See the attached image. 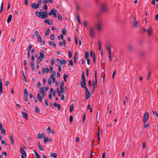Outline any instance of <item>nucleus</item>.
I'll return each mask as SVG.
<instances>
[{
	"mask_svg": "<svg viewBox=\"0 0 158 158\" xmlns=\"http://www.w3.org/2000/svg\"><path fill=\"white\" fill-rule=\"evenodd\" d=\"M24 94L25 96H28V93L27 90V89H25L24 90Z\"/></svg>",
	"mask_w": 158,
	"mask_h": 158,
	"instance_id": "c756f323",
	"label": "nucleus"
},
{
	"mask_svg": "<svg viewBox=\"0 0 158 158\" xmlns=\"http://www.w3.org/2000/svg\"><path fill=\"white\" fill-rule=\"evenodd\" d=\"M138 23L136 20L135 18H134L133 19V25L134 27H137Z\"/></svg>",
	"mask_w": 158,
	"mask_h": 158,
	"instance_id": "6ab92c4d",
	"label": "nucleus"
},
{
	"mask_svg": "<svg viewBox=\"0 0 158 158\" xmlns=\"http://www.w3.org/2000/svg\"><path fill=\"white\" fill-rule=\"evenodd\" d=\"M35 112L36 113L38 114L40 113V110L37 106L35 107Z\"/></svg>",
	"mask_w": 158,
	"mask_h": 158,
	"instance_id": "393cba45",
	"label": "nucleus"
},
{
	"mask_svg": "<svg viewBox=\"0 0 158 158\" xmlns=\"http://www.w3.org/2000/svg\"><path fill=\"white\" fill-rule=\"evenodd\" d=\"M68 77V74H64L63 75V78L64 81H66L67 78Z\"/></svg>",
	"mask_w": 158,
	"mask_h": 158,
	"instance_id": "c85d7f7f",
	"label": "nucleus"
},
{
	"mask_svg": "<svg viewBox=\"0 0 158 158\" xmlns=\"http://www.w3.org/2000/svg\"><path fill=\"white\" fill-rule=\"evenodd\" d=\"M56 11L54 9H52L50 12L48 13V15H53L54 13L56 12Z\"/></svg>",
	"mask_w": 158,
	"mask_h": 158,
	"instance_id": "aec40b11",
	"label": "nucleus"
},
{
	"mask_svg": "<svg viewBox=\"0 0 158 158\" xmlns=\"http://www.w3.org/2000/svg\"><path fill=\"white\" fill-rule=\"evenodd\" d=\"M66 29L65 28H64L62 30V33L64 35H65L66 33Z\"/></svg>",
	"mask_w": 158,
	"mask_h": 158,
	"instance_id": "473e14b6",
	"label": "nucleus"
},
{
	"mask_svg": "<svg viewBox=\"0 0 158 158\" xmlns=\"http://www.w3.org/2000/svg\"><path fill=\"white\" fill-rule=\"evenodd\" d=\"M49 32H50V30L49 28H48L46 31V33H45V36H47L48 35V34L49 33Z\"/></svg>",
	"mask_w": 158,
	"mask_h": 158,
	"instance_id": "58836bf2",
	"label": "nucleus"
},
{
	"mask_svg": "<svg viewBox=\"0 0 158 158\" xmlns=\"http://www.w3.org/2000/svg\"><path fill=\"white\" fill-rule=\"evenodd\" d=\"M12 18V15H9L8 18L7 20V22L8 23H9L11 20Z\"/></svg>",
	"mask_w": 158,
	"mask_h": 158,
	"instance_id": "b1692460",
	"label": "nucleus"
},
{
	"mask_svg": "<svg viewBox=\"0 0 158 158\" xmlns=\"http://www.w3.org/2000/svg\"><path fill=\"white\" fill-rule=\"evenodd\" d=\"M97 85V82H95L94 81H93L92 82V86H93V90L94 91L95 88L96 86Z\"/></svg>",
	"mask_w": 158,
	"mask_h": 158,
	"instance_id": "a211bd4d",
	"label": "nucleus"
},
{
	"mask_svg": "<svg viewBox=\"0 0 158 158\" xmlns=\"http://www.w3.org/2000/svg\"><path fill=\"white\" fill-rule=\"evenodd\" d=\"M127 48L129 51L132 52L134 50V47L132 45L130 44L128 45Z\"/></svg>",
	"mask_w": 158,
	"mask_h": 158,
	"instance_id": "6e6552de",
	"label": "nucleus"
},
{
	"mask_svg": "<svg viewBox=\"0 0 158 158\" xmlns=\"http://www.w3.org/2000/svg\"><path fill=\"white\" fill-rule=\"evenodd\" d=\"M45 139H46L47 141L51 142L52 141V139L51 138L49 139L48 137L46 138L45 137Z\"/></svg>",
	"mask_w": 158,
	"mask_h": 158,
	"instance_id": "ea45409f",
	"label": "nucleus"
},
{
	"mask_svg": "<svg viewBox=\"0 0 158 158\" xmlns=\"http://www.w3.org/2000/svg\"><path fill=\"white\" fill-rule=\"evenodd\" d=\"M50 39L52 40H53L54 39V36L53 34H52L50 36Z\"/></svg>",
	"mask_w": 158,
	"mask_h": 158,
	"instance_id": "3c124183",
	"label": "nucleus"
},
{
	"mask_svg": "<svg viewBox=\"0 0 158 158\" xmlns=\"http://www.w3.org/2000/svg\"><path fill=\"white\" fill-rule=\"evenodd\" d=\"M64 84L63 81H62L61 82V85L60 87V88H64L63 86H64Z\"/></svg>",
	"mask_w": 158,
	"mask_h": 158,
	"instance_id": "a19ab883",
	"label": "nucleus"
},
{
	"mask_svg": "<svg viewBox=\"0 0 158 158\" xmlns=\"http://www.w3.org/2000/svg\"><path fill=\"white\" fill-rule=\"evenodd\" d=\"M58 19L60 21H61L62 19V17L61 15H59L58 16Z\"/></svg>",
	"mask_w": 158,
	"mask_h": 158,
	"instance_id": "37998d69",
	"label": "nucleus"
},
{
	"mask_svg": "<svg viewBox=\"0 0 158 158\" xmlns=\"http://www.w3.org/2000/svg\"><path fill=\"white\" fill-rule=\"evenodd\" d=\"M37 97L40 102H41L42 101V98L39 93L37 94Z\"/></svg>",
	"mask_w": 158,
	"mask_h": 158,
	"instance_id": "f3484780",
	"label": "nucleus"
},
{
	"mask_svg": "<svg viewBox=\"0 0 158 158\" xmlns=\"http://www.w3.org/2000/svg\"><path fill=\"white\" fill-rule=\"evenodd\" d=\"M89 56V52L87 51H86L85 52V59L88 58Z\"/></svg>",
	"mask_w": 158,
	"mask_h": 158,
	"instance_id": "7c9ffc66",
	"label": "nucleus"
},
{
	"mask_svg": "<svg viewBox=\"0 0 158 158\" xmlns=\"http://www.w3.org/2000/svg\"><path fill=\"white\" fill-rule=\"evenodd\" d=\"M74 108V106L73 104L71 105L69 108V111L70 112H71L73 110Z\"/></svg>",
	"mask_w": 158,
	"mask_h": 158,
	"instance_id": "72a5a7b5",
	"label": "nucleus"
},
{
	"mask_svg": "<svg viewBox=\"0 0 158 158\" xmlns=\"http://www.w3.org/2000/svg\"><path fill=\"white\" fill-rule=\"evenodd\" d=\"M98 45H99V50H100L101 48V44L100 42H98Z\"/></svg>",
	"mask_w": 158,
	"mask_h": 158,
	"instance_id": "e2e57ef3",
	"label": "nucleus"
},
{
	"mask_svg": "<svg viewBox=\"0 0 158 158\" xmlns=\"http://www.w3.org/2000/svg\"><path fill=\"white\" fill-rule=\"evenodd\" d=\"M85 114H84L83 115V118H82V123H83L85 120Z\"/></svg>",
	"mask_w": 158,
	"mask_h": 158,
	"instance_id": "864d4df0",
	"label": "nucleus"
},
{
	"mask_svg": "<svg viewBox=\"0 0 158 158\" xmlns=\"http://www.w3.org/2000/svg\"><path fill=\"white\" fill-rule=\"evenodd\" d=\"M47 131L49 133H51V128H50V127L49 126L47 128Z\"/></svg>",
	"mask_w": 158,
	"mask_h": 158,
	"instance_id": "de8ad7c7",
	"label": "nucleus"
},
{
	"mask_svg": "<svg viewBox=\"0 0 158 158\" xmlns=\"http://www.w3.org/2000/svg\"><path fill=\"white\" fill-rule=\"evenodd\" d=\"M81 79L82 81L80 83L81 87L83 88L85 90L88 89L86 86L85 79V73L84 72H82L81 75Z\"/></svg>",
	"mask_w": 158,
	"mask_h": 158,
	"instance_id": "f03ea898",
	"label": "nucleus"
},
{
	"mask_svg": "<svg viewBox=\"0 0 158 158\" xmlns=\"http://www.w3.org/2000/svg\"><path fill=\"white\" fill-rule=\"evenodd\" d=\"M2 79L0 78V93L2 94Z\"/></svg>",
	"mask_w": 158,
	"mask_h": 158,
	"instance_id": "f8f14e48",
	"label": "nucleus"
},
{
	"mask_svg": "<svg viewBox=\"0 0 158 158\" xmlns=\"http://www.w3.org/2000/svg\"><path fill=\"white\" fill-rule=\"evenodd\" d=\"M2 144H5L6 145V146L7 145V143H6L5 141L4 140H2Z\"/></svg>",
	"mask_w": 158,
	"mask_h": 158,
	"instance_id": "69168bd1",
	"label": "nucleus"
},
{
	"mask_svg": "<svg viewBox=\"0 0 158 158\" xmlns=\"http://www.w3.org/2000/svg\"><path fill=\"white\" fill-rule=\"evenodd\" d=\"M78 56H74V62L76 64L77 61L78 60Z\"/></svg>",
	"mask_w": 158,
	"mask_h": 158,
	"instance_id": "f704fd0d",
	"label": "nucleus"
},
{
	"mask_svg": "<svg viewBox=\"0 0 158 158\" xmlns=\"http://www.w3.org/2000/svg\"><path fill=\"white\" fill-rule=\"evenodd\" d=\"M84 25L85 27H86L87 26V22L86 20L84 21Z\"/></svg>",
	"mask_w": 158,
	"mask_h": 158,
	"instance_id": "8fccbe9b",
	"label": "nucleus"
},
{
	"mask_svg": "<svg viewBox=\"0 0 158 158\" xmlns=\"http://www.w3.org/2000/svg\"><path fill=\"white\" fill-rule=\"evenodd\" d=\"M60 90L57 92L58 95L59 96L61 95V93H63L64 91V88H60Z\"/></svg>",
	"mask_w": 158,
	"mask_h": 158,
	"instance_id": "4468645a",
	"label": "nucleus"
},
{
	"mask_svg": "<svg viewBox=\"0 0 158 158\" xmlns=\"http://www.w3.org/2000/svg\"><path fill=\"white\" fill-rule=\"evenodd\" d=\"M38 147L40 149L41 151H43L44 149V147L41 146V145L40 146H39Z\"/></svg>",
	"mask_w": 158,
	"mask_h": 158,
	"instance_id": "09e8293b",
	"label": "nucleus"
},
{
	"mask_svg": "<svg viewBox=\"0 0 158 158\" xmlns=\"http://www.w3.org/2000/svg\"><path fill=\"white\" fill-rule=\"evenodd\" d=\"M85 90V98L86 99H88L90 97V93L88 89Z\"/></svg>",
	"mask_w": 158,
	"mask_h": 158,
	"instance_id": "1a4fd4ad",
	"label": "nucleus"
},
{
	"mask_svg": "<svg viewBox=\"0 0 158 158\" xmlns=\"http://www.w3.org/2000/svg\"><path fill=\"white\" fill-rule=\"evenodd\" d=\"M51 21H52L51 22H50V20H49L48 19H47L44 21V23H47L49 25H52V20Z\"/></svg>",
	"mask_w": 158,
	"mask_h": 158,
	"instance_id": "9b49d317",
	"label": "nucleus"
},
{
	"mask_svg": "<svg viewBox=\"0 0 158 158\" xmlns=\"http://www.w3.org/2000/svg\"><path fill=\"white\" fill-rule=\"evenodd\" d=\"M94 54L93 53V51L92 50L90 52V56L92 57L93 56H93L94 55Z\"/></svg>",
	"mask_w": 158,
	"mask_h": 158,
	"instance_id": "680f3d73",
	"label": "nucleus"
},
{
	"mask_svg": "<svg viewBox=\"0 0 158 158\" xmlns=\"http://www.w3.org/2000/svg\"><path fill=\"white\" fill-rule=\"evenodd\" d=\"M101 10L102 12H105L107 10V6L106 4L103 3L102 5Z\"/></svg>",
	"mask_w": 158,
	"mask_h": 158,
	"instance_id": "0eeeda50",
	"label": "nucleus"
},
{
	"mask_svg": "<svg viewBox=\"0 0 158 158\" xmlns=\"http://www.w3.org/2000/svg\"><path fill=\"white\" fill-rule=\"evenodd\" d=\"M23 63H24V64L25 66V68L27 69V67L26 66L27 61L26 60H24V61H23Z\"/></svg>",
	"mask_w": 158,
	"mask_h": 158,
	"instance_id": "bf43d9fd",
	"label": "nucleus"
},
{
	"mask_svg": "<svg viewBox=\"0 0 158 158\" xmlns=\"http://www.w3.org/2000/svg\"><path fill=\"white\" fill-rule=\"evenodd\" d=\"M152 29V27H150L149 29H147V32L149 35H150L152 34V32L151 31Z\"/></svg>",
	"mask_w": 158,
	"mask_h": 158,
	"instance_id": "5701e85b",
	"label": "nucleus"
},
{
	"mask_svg": "<svg viewBox=\"0 0 158 158\" xmlns=\"http://www.w3.org/2000/svg\"><path fill=\"white\" fill-rule=\"evenodd\" d=\"M31 7L34 9H36L39 7L38 5L35 3H31Z\"/></svg>",
	"mask_w": 158,
	"mask_h": 158,
	"instance_id": "9d476101",
	"label": "nucleus"
},
{
	"mask_svg": "<svg viewBox=\"0 0 158 158\" xmlns=\"http://www.w3.org/2000/svg\"><path fill=\"white\" fill-rule=\"evenodd\" d=\"M3 3L2 2L1 3V8L0 10V13H1L3 10Z\"/></svg>",
	"mask_w": 158,
	"mask_h": 158,
	"instance_id": "79ce46f5",
	"label": "nucleus"
},
{
	"mask_svg": "<svg viewBox=\"0 0 158 158\" xmlns=\"http://www.w3.org/2000/svg\"><path fill=\"white\" fill-rule=\"evenodd\" d=\"M9 137L10 139L11 144L12 145H14V140L13 139V135H12L10 136Z\"/></svg>",
	"mask_w": 158,
	"mask_h": 158,
	"instance_id": "ddd939ff",
	"label": "nucleus"
},
{
	"mask_svg": "<svg viewBox=\"0 0 158 158\" xmlns=\"http://www.w3.org/2000/svg\"><path fill=\"white\" fill-rule=\"evenodd\" d=\"M1 131V133L3 135H5L6 134V131L4 128L0 130Z\"/></svg>",
	"mask_w": 158,
	"mask_h": 158,
	"instance_id": "4c0bfd02",
	"label": "nucleus"
},
{
	"mask_svg": "<svg viewBox=\"0 0 158 158\" xmlns=\"http://www.w3.org/2000/svg\"><path fill=\"white\" fill-rule=\"evenodd\" d=\"M54 62H55L54 60L52 58L51 59V64L52 65H54Z\"/></svg>",
	"mask_w": 158,
	"mask_h": 158,
	"instance_id": "49530a36",
	"label": "nucleus"
},
{
	"mask_svg": "<svg viewBox=\"0 0 158 158\" xmlns=\"http://www.w3.org/2000/svg\"><path fill=\"white\" fill-rule=\"evenodd\" d=\"M44 133H42L41 134L39 133L38 134L37 137L38 139H41L42 138L44 137Z\"/></svg>",
	"mask_w": 158,
	"mask_h": 158,
	"instance_id": "412c9836",
	"label": "nucleus"
},
{
	"mask_svg": "<svg viewBox=\"0 0 158 158\" xmlns=\"http://www.w3.org/2000/svg\"><path fill=\"white\" fill-rule=\"evenodd\" d=\"M61 99V100L63 101H64L65 100L64 96V94L62 95Z\"/></svg>",
	"mask_w": 158,
	"mask_h": 158,
	"instance_id": "6e6d98bb",
	"label": "nucleus"
},
{
	"mask_svg": "<svg viewBox=\"0 0 158 158\" xmlns=\"http://www.w3.org/2000/svg\"><path fill=\"white\" fill-rule=\"evenodd\" d=\"M40 12L36 11L35 12V15L38 17L44 19L48 18V13L46 11L43 12L42 9H40Z\"/></svg>",
	"mask_w": 158,
	"mask_h": 158,
	"instance_id": "f257e3e1",
	"label": "nucleus"
},
{
	"mask_svg": "<svg viewBox=\"0 0 158 158\" xmlns=\"http://www.w3.org/2000/svg\"><path fill=\"white\" fill-rule=\"evenodd\" d=\"M153 114L157 116V117L158 118V115L157 113V112L156 111H153Z\"/></svg>",
	"mask_w": 158,
	"mask_h": 158,
	"instance_id": "052dcab7",
	"label": "nucleus"
},
{
	"mask_svg": "<svg viewBox=\"0 0 158 158\" xmlns=\"http://www.w3.org/2000/svg\"><path fill=\"white\" fill-rule=\"evenodd\" d=\"M32 45H30L29 46L28 48V52H30V50L32 48Z\"/></svg>",
	"mask_w": 158,
	"mask_h": 158,
	"instance_id": "774afa93",
	"label": "nucleus"
},
{
	"mask_svg": "<svg viewBox=\"0 0 158 158\" xmlns=\"http://www.w3.org/2000/svg\"><path fill=\"white\" fill-rule=\"evenodd\" d=\"M111 48L110 46H107L106 48V49L108 51V54L111 53V51L110 50Z\"/></svg>",
	"mask_w": 158,
	"mask_h": 158,
	"instance_id": "c9c22d12",
	"label": "nucleus"
},
{
	"mask_svg": "<svg viewBox=\"0 0 158 158\" xmlns=\"http://www.w3.org/2000/svg\"><path fill=\"white\" fill-rule=\"evenodd\" d=\"M149 117V113L146 112L144 115L143 122L144 123H145L147 121Z\"/></svg>",
	"mask_w": 158,
	"mask_h": 158,
	"instance_id": "423d86ee",
	"label": "nucleus"
},
{
	"mask_svg": "<svg viewBox=\"0 0 158 158\" xmlns=\"http://www.w3.org/2000/svg\"><path fill=\"white\" fill-rule=\"evenodd\" d=\"M58 38L59 40H60L61 38L62 39V40H63L64 39V38L62 35H59L58 36Z\"/></svg>",
	"mask_w": 158,
	"mask_h": 158,
	"instance_id": "338daca9",
	"label": "nucleus"
},
{
	"mask_svg": "<svg viewBox=\"0 0 158 158\" xmlns=\"http://www.w3.org/2000/svg\"><path fill=\"white\" fill-rule=\"evenodd\" d=\"M45 87H42L40 90V92L41 93H44Z\"/></svg>",
	"mask_w": 158,
	"mask_h": 158,
	"instance_id": "cd10ccee",
	"label": "nucleus"
},
{
	"mask_svg": "<svg viewBox=\"0 0 158 158\" xmlns=\"http://www.w3.org/2000/svg\"><path fill=\"white\" fill-rule=\"evenodd\" d=\"M41 3H42L41 1V0H39L38 1L37 4L39 6L41 4Z\"/></svg>",
	"mask_w": 158,
	"mask_h": 158,
	"instance_id": "0e129e2a",
	"label": "nucleus"
},
{
	"mask_svg": "<svg viewBox=\"0 0 158 158\" xmlns=\"http://www.w3.org/2000/svg\"><path fill=\"white\" fill-rule=\"evenodd\" d=\"M150 74H151V72H149L148 73L147 77V80H149V79Z\"/></svg>",
	"mask_w": 158,
	"mask_h": 158,
	"instance_id": "13d9d810",
	"label": "nucleus"
},
{
	"mask_svg": "<svg viewBox=\"0 0 158 158\" xmlns=\"http://www.w3.org/2000/svg\"><path fill=\"white\" fill-rule=\"evenodd\" d=\"M45 57L44 52L43 50L40 51V56L37 59V62L39 63L41 62L43 58Z\"/></svg>",
	"mask_w": 158,
	"mask_h": 158,
	"instance_id": "20e7f679",
	"label": "nucleus"
},
{
	"mask_svg": "<svg viewBox=\"0 0 158 158\" xmlns=\"http://www.w3.org/2000/svg\"><path fill=\"white\" fill-rule=\"evenodd\" d=\"M22 114L23 115V117L25 119L27 120V114L26 113L24 112H22Z\"/></svg>",
	"mask_w": 158,
	"mask_h": 158,
	"instance_id": "dca6fc26",
	"label": "nucleus"
},
{
	"mask_svg": "<svg viewBox=\"0 0 158 158\" xmlns=\"http://www.w3.org/2000/svg\"><path fill=\"white\" fill-rule=\"evenodd\" d=\"M45 105L46 106H48V99H46L45 100Z\"/></svg>",
	"mask_w": 158,
	"mask_h": 158,
	"instance_id": "5fc2aeb1",
	"label": "nucleus"
},
{
	"mask_svg": "<svg viewBox=\"0 0 158 158\" xmlns=\"http://www.w3.org/2000/svg\"><path fill=\"white\" fill-rule=\"evenodd\" d=\"M57 155L56 153H52L50 155V156L51 157H54V158H56Z\"/></svg>",
	"mask_w": 158,
	"mask_h": 158,
	"instance_id": "a878e982",
	"label": "nucleus"
},
{
	"mask_svg": "<svg viewBox=\"0 0 158 158\" xmlns=\"http://www.w3.org/2000/svg\"><path fill=\"white\" fill-rule=\"evenodd\" d=\"M23 81H24L25 82H27L26 78V77L24 75V72L23 71Z\"/></svg>",
	"mask_w": 158,
	"mask_h": 158,
	"instance_id": "e433bc0d",
	"label": "nucleus"
},
{
	"mask_svg": "<svg viewBox=\"0 0 158 158\" xmlns=\"http://www.w3.org/2000/svg\"><path fill=\"white\" fill-rule=\"evenodd\" d=\"M94 29L92 27H90V28L89 30V34L91 35L92 38L93 39L94 38Z\"/></svg>",
	"mask_w": 158,
	"mask_h": 158,
	"instance_id": "39448f33",
	"label": "nucleus"
},
{
	"mask_svg": "<svg viewBox=\"0 0 158 158\" xmlns=\"http://www.w3.org/2000/svg\"><path fill=\"white\" fill-rule=\"evenodd\" d=\"M38 41L40 43H41L42 41L41 35L40 34H39L38 35Z\"/></svg>",
	"mask_w": 158,
	"mask_h": 158,
	"instance_id": "bb28decb",
	"label": "nucleus"
},
{
	"mask_svg": "<svg viewBox=\"0 0 158 158\" xmlns=\"http://www.w3.org/2000/svg\"><path fill=\"white\" fill-rule=\"evenodd\" d=\"M103 23L102 21H98L97 24V31L100 32L102 31V26Z\"/></svg>",
	"mask_w": 158,
	"mask_h": 158,
	"instance_id": "7ed1b4c3",
	"label": "nucleus"
},
{
	"mask_svg": "<svg viewBox=\"0 0 158 158\" xmlns=\"http://www.w3.org/2000/svg\"><path fill=\"white\" fill-rule=\"evenodd\" d=\"M20 151L21 153L23 154L24 156H27L26 153L25 151L22 148H20Z\"/></svg>",
	"mask_w": 158,
	"mask_h": 158,
	"instance_id": "2eb2a0df",
	"label": "nucleus"
},
{
	"mask_svg": "<svg viewBox=\"0 0 158 158\" xmlns=\"http://www.w3.org/2000/svg\"><path fill=\"white\" fill-rule=\"evenodd\" d=\"M68 53H69V57L70 58H71L72 56V53H71V52L70 51H68Z\"/></svg>",
	"mask_w": 158,
	"mask_h": 158,
	"instance_id": "603ef678",
	"label": "nucleus"
},
{
	"mask_svg": "<svg viewBox=\"0 0 158 158\" xmlns=\"http://www.w3.org/2000/svg\"><path fill=\"white\" fill-rule=\"evenodd\" d=\"M43 9L44 10H47L48 9V6L47 5L45 4L44 6L43 7Z\"/></svg>",
	"mask_w": 158,
	"mask_h": 158,
	"instance_id": "a18cd8bd",
	"label": "nucleus"
},
{
	"mask_svg": "<svg viewBox=\"0 0 158 158\" xmlns=\"http://www.w3.org/2000/svg\"><path fill=\"white\" fill-rule=\"evenodd\" d=\"M98 144L99 143V142L100 141V128H99V127H98Z\"/></svg>",
	"mask_w": 158,
	"mask_h": 158,
	"instance_id": "4be33fe9",
	"label": "nucleus"
},
{
	"mask_svg": "<svg viewBox=\"0 0 158 158\" xmlns=\"http://www.w3.org/2000/svg\"><path fill=\"white\" fill-rule=\"evenodd\" d=\"M77 20L78 21V22L80 24L81 23V22L80 21V17L79 15H78L77 16Z\"/></svg>",
	"mask_w": 158,
	"mask_h": 158,
	"instance_id": "c03bdc74",
	"label": "nucleus"
},
{
	"mask_svg": "<svg viewBox=\"0 0 158 158\" xmlns=\"http://www.w3.org/2000/svg\"><path fill=\"white\" fill-rule=\"evenodd\" d=\"M66 62L65 60L64 59L61 60L60 63L61 64L65 65L66 64Z\"/></svg>",
	"mask_w": 158,
	"mask_h": 158,
	"instance_id": "2f4dec72",
	"label": "nucleus"
},
{
	"mask_svg": "<svg viewBox=\"0 0 158 158\" xmlns=\"http://www.w3.org/2000/svg\"><path fill=\"white\" fill-rule=\"evenodd\" d=\"M36 157L35 158H40V155L39 154L37 153V152H35V154Z\"/></svg>",
	"mask_w": 158,
	"mask_h": 158,
	"instance_id": "4d7b16f0",
	"label": "nucleus"
}]
</instances>
